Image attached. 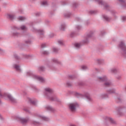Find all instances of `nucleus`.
<instances>
[{"label": "nucleus", "instance_id": "obj_16", "mask_svg": "<svg viewBox=\"0 0 126 126\" xmlns=\"http://www.w3.org/2000/svg\"><path fill=\"white\" fill-rule=\"evenodd\" d=\"M14 29L15 30H27V27L25 25H22L20 27H14Z\"/></svg>", "mask_w": 126, "mask_h": 126}, {"label": "nucleus", "instance_id": "obj_9", "mask_svg": "<svg viewBox=\"0 0 126 126\" xmlns=\"http://www.w3.org/2000/svg\"><path fill=\"white\" fill-rule=\"evenodd\" d=\"M17 120L22 124V125H26L30 121L29 117H18Z\"/></svg>", "mask_w": 126, "mask_h": 126}, {"label": "nucleus", "instance_id": "obj_17", "mask_svg": "<svg viewBox=\"0 0 126 126\" xmlns=\"http://www.w3.org/2000/svg\"><path fill=\"white\" fill-rule=\"evenodd\" d=\"M45 109L46 110H47V111H49V112H51L52 113H53V112H55V111H56V110L54 109V108H53L52 106L49 105L46 106L45 107Z\"/></svg>", "mask_w": 126, "mask_h": 126}, {"label": "nucleus", "instance_id": "obj_15", "mask_svg": "<svg viewBox=\"0 0 126 126\" xmlns=\"http://www.w3.org/2000/svg\"><path fill=\"white\" fill-rule=\"evenodd\" d=\"M7 18L12 21L14 20L15 18H16V16H15V15L14 14H7Z\"/></svg>", "mask_w": 126, "mask_h": 126}, {"label": "nucleus", "instance_id": "obj_7", "mask_svg": "<svg viewBox=\"0 0 126 126\" xmlns=\"http://www.w3.org/2000/svg\"><path fill=\"white\" fill-rule=\"evenodd\" d=\"M68 107L71 112L74 113L76 112V110L79 107V105L77 102H71L68 104Z\"/></svg>", "mask_w": 126, "mask_h": 126}, {"label": "nucleus", "instance_id": "obj_58", "mask_svg": "<svg viewBox=\"0 0 126 126\" xmlns=\"http://www.w3.org/2000/svg\"><path fill=\"white\" fill-rule=\"evenodd\" d=\"M35 23H36V21H34V22H32L31 23V25L32 26H33V25H34V24H35Z\"/></svg>", "mask_w": 126, "mask_h": 126}, {"label": "nucleus", "instance_id": "obj_45", "mask_svg": "<svg viewBox=\"0 0 126 126\" xmlns=\"http://www.w3.org/2000/svg\"><path fill=\"white\" fill-rule=\"evenodd\" d=\"M75 35H76V32H72L70 34V37H74V36H75Z\"/></svg>", "mask_w": 126, "mask_h": 126}, {"label": "nucleus", "instance_id": "obj_1", "mask_svg": "<svg viewBox=\"0 0 126 126\" xmlns=\"http://www.w3.org/2000/svg\"><path fill=\"white\" fill-rule=\"evenodd\" d=\"M54 91L53 89L50 88H46L45 89L44 95L46 96V98L50 100V101H54L55 102H58V103H61L62 100L59 99L57 95H53Z\"/></svg>", "mask_w": 126, "mask_h": 126}, {"label": "nucleus", "instance_id": "obj_19", "mask_svg": "<svg viewBox=\"0 0 126 126\" xmlns=\"http://www.w3.org/2000/svg\"><path fill=\"white\" fill-rule=\"evenodd\" d=\"M13 29L14 30V32H12V35L14 36V37H18V36H21V34L20 33L17 32H15V31H16V30L14 29V27H13Z\"/></svg>", "mask_w": 126, "mask_h": 126}, {"label": "nucleus", "instance_id": "obj_5", "mask_svg": "<svg viewBox=\"0 0 126 126\" xmlns=\"http://www.w3.org/2000/svg\"><path fill=\"white\" fill-rule=\"evenodd\" d=\"M0 98H3L4 97H7L8 99L11 101L12 103H17V100L14 98L13 96H11L10 94H3L1 93V90H0Z\"/></svg>", "mask_w": 126, "mask_h": 126}, {"label": "nucleus", "instance_id": "obj_3", "mask_svg": "<svg viewBox=\"0 0 126 126\" xmlns=\"http://www.w3.org/2000/svg\"><path fill=\"white\" fill-rule=\"evenodd\" d=\"M98 79L100 82H104L103 85L105 86V87H110V86L112 85V82L110 81H108V79L106 76L99 77Z\"/></svg>", "mask_w": 126, "mask_h": 126}, {"label": "nucleus", "instance_id": "obj_14", "mask_svg": "<svg viewBox=\"0 0 126 126\" xmlns=\"http://www.w3.org/2000/svg\"><path fill=\"white\" fill-rule=\"evenodd\" d=\"M35 117H38V118H40V119H42L43 121H46V122H48V121H50V119L48 118H47L45 116H42L38 114H35L34 115Z\"/></svg>", "mask_w": 126, "mask_h": 126}, {"label": "nucleus", "instance_id": "obj_44", "mask_svg": "<svg viewBox=\"0 0 126 126\" xmlns=\"http://www.w3.org/2000/svg\"><path fill=\"white\" fill-rule=\"evenodd\" d=\"M3 122H4V119L0 114V123H3Z\"/></svg>", "mask_w": 126, "mask_h": 126}, {"label": "nucleus", "instance_id": "obj_39", "mask_svg": "<svg viewBox=\"0 0 126 126\" xmlns=\"http://www.w3.org/2000/svg\"><path fill=\"white\" fill-rule=\"evenodd\" d=\"M69 79H74V78H76V76L73 75H69L68 76Z\"/></svg>", "mask_w": 126, "mask_h": 126}, {"label": "nucleus", "instance_id": "obj_26", "mask_svg": "<svg viewBox=\"0 0 126 126\" xmlns=\"http://www.w3.org/2000/svg\"><path fill=\"white\" fill-rule=\"evenodd\" d=\"M85 97L89 100V101H92V98L91 96H90V94H86L85 95Z\"/></svg>", "mask_w": 126, "mask_h": 126}, {"label": "nucleus", "instance_id": "obj_6", "mask_svg": "<svg viewBox=\"0 0 126 126\" xmlns=\"http://www.w3.org/2000/svg\"><path fill=\"white\" fill-rule=\"evenodd\" d=\"M116 93V89L112 88L106 90V94H103L100 95V98H109V94H115Z\"/></svg>", "mask_w": 126, "mask_h": 126}, {"label": "nucleus", "instance_id": "obj_10", "mask_svg": "<svg viewBox=\"0 0 126 126\" xmlns=\"http://www.w3.org/2000/svg\"><path fill=\"white\" fill-rule=\"evenodd\" d=\"M32 31L33 32H35V33H39V38H40V39H42V38H44V37H45V35H44L45 32L43 30H41V29L37 30L33 28Z\"/></svg>", "mask_w": 126, "mask_h": 126}, {"label": "nucleus", "instance_id": "obj_33", "mask_svg": "<svg viewBox=\"0 0 126 126\" xmlns=\"http://www.w3.org/2000/svg\"><path fill=\"white\" fill-rule=\"evenodd\" d=\"M96 63H98V64H101L104 63V60L103 59H98L96 60Z\"/></svg>", "mask_w": 126, "mask_h": 126}, {"label": "nucleus", "instance_id": "obj_18", "mask_svg": "<svg viewBox=\"0 0 126 126\" xmlns=\"http://www.w3.org/2000/svg\"><path fill=\"white\" fill-rule=\"evenodd\" d=\"M13 67L15 68L17 71H21V69L20 68V66L17 64H14L13 65Z\"/></svg>", "mask_w": 126, "mask_h": 126}, {"label": "nucleus", "instance_id": "obj_35", "mask_svg": "<svg viewBox=\"0 0 126 126\" xmlns=\"http://www.w3.org/2000/svg\"><path fill=\"white\" fill-rule=\"evenodd\" d=\"M32 125H34V126H40V125H41V123H40V122L36 121H32Z\"/></svg>", "mask_w": 126, "mask_h": 126}, {"label": "nucleus", "instance_id": "obj_56", "mask_svg": "<svg viewBox=\"0 0 126 126\" xmlns=\"http://www.w3.org/2000/svg\"><path fill=\"white\" fill-rule=\"evenodd\" d=\"M122 19L123 21H126V16L122 17Z\"/></svg>", "mask_w": 126, "mask_h": 126}, {"label": "nucleus", "instance_id": "obj_25", "mask_svg": "<svg viewBox=\"0 0 126 126\" xmlns=\"http://www.w3.org/2000/svg\"><path fill=\"white\" fill-rule=\"evenodd\" d=\"M52 62L55 63H59V64H62V63L60 62L58 59L53 58L52 59Z\"/></svg>", "mask_w": 126, "mask_h": 126}, {"label": "nucleus", "instance_id": "obj_42", "mask_svg": "<svg viewBox=\"0 0 126 126\" xmlns=\"http://www.w3.org/2000/svg\"><path fill=\"white\" fill-rule=\"evenodd\" d=\"M58 43L59 45H61V46H63V41L62 40H59L58 41Z\"/></svg>", "mask_w": 126, "mask_h": 126}, {"label": "nucleus", "instance_id": "obj_21", "mask_svg": "<svg viewBox=\"0 0 126 126\" xmlns=\"http://www.w3.org/2000/svg\"><path fill=\"white\" fill-rule=\"evenodd\" d=\"M27 38H29V39L25 40V44H27L28 45H29L32 43V41H31V37H30V35H27Z\"/></svg>", "mask_w": 126, "mask_h": 126}, {"label": "nucleus", "instance_id": "obj_48", "mask_svg": "<svg viewBox=\"0 0 126 126\" xmlns=\"http://www.w3.org/2000/svg\"><path fill=\"white\" fill-rule=\"evenodd\" d=\"M24 111H25V112H26L27 113H31L30 110L27 108H24Z\"/></svg>", "mask_w": 126, "mask_h": 126}, {"label": "nucleus", "instance_id": "obj_60", "mask_svg": "<svg viewBox=\"0 0 126 126\" xmlns=\"http://www.w3.org/2000/svg\"><path fill=\"white\" fill-rule=\"evenodd\" d=\"M89 23H90V22H89V21H87L86 22V24L87 25H88V24H89Z\"/></svg>", "mask_w": 126, "mask_h": 126}, {"label": "nucleus", "instance_id": "obj_12", "mask_svg": "<svg viewBox=\"0 0 126 126\" xmlns=\"http://www.w3.org/2000/svg\"><path fill=\"white\" fill-rule=\"evenodd\" d=\"M92 37H93V32H91L87 35L85 39L82 41L83 44H88L89 43V39Z\"/></svg>", "mask_w": 126, "mask_h": 126}, {"label": "nucleus", "instance_id": "obj_54", "mask_svg": "<svg viewBox=\"0 0 126 126\" xmlns=\"http://www.w3.org/2000/svg\"><path fill=\"white\" fill-rule=\"evenodd\" d=\"M41 47L42 49H44V48H46V44L45 43L42 44Z\"/></svg>", "mask_w": 126, "mask_h": 126}, {"label": "nucleus", "instance_id": "obj_34", "mask_svg": "<svg viewBox=\"0 0 126 126\" xmlns=\"http://www.w3.org/2000/svg\"><path fill=\"white\" fill-rule=\"evenodd\" d=\"M74 47L76 49H79L81 47V43H75L74 44Z\"/></svg>", "mask_w": 126, "mask_h": 126}, {"label": "nucleus", "instance_id": "obj_24", "mask_svg": "<svg viewBox=\"0 0 126 126\" xmlns=\"http://www.w3.org/2000/svg\"><path fill=\"white\" fill-rule=\"evenodd\" d=\"M29 102L31 105H32L33 106H37V102L35 100H33L32 99H29Z\"/></svg>", "mask_w": 126, "mask_h": 126}, {"label": "nucleus", "instance_id": "obj_51", "mask_svg": "<svg viewBox=\"0 0 126 126\" xmlns=\"http://www.w3.org/2000/svg\"><path fill=\"white\" fill-rule=\"evenodd\" d=\"M42 54L43 55H49L50 53H49L48 51H43L42 52Z\"/></svg>", "mask_w": 126, "mask_h": 126}, {"label": "nucleus", "instance_id": "obj_22", "mask_svg": "<svg viewBox=\"0 0 126 126\" xmlns=\"http://www.w3.org/2000/svg\"><path fill=\"white\" fill-rule=\"evenodd\" d=\"M66 27V25L64 23H62L61 24L60 27V30H62V31H64Z\"/></svg>", "mask_w": 126, "mask_h": 126}, {"label": "nucleus", "instance_id": "obj_40", "mask_svg": "<svg viewBox=\"0 0 126 126\" xmlns=\"http://www.w3.org/2000/svg\"><path fill=\"white\" fill-rule=\"evenodd\" d=\"M72 7H74V8H76V7H77V6H78V4H77L76 2H74L72 3Z\"/></svg>", "mask_w": 126, "mask_h": 126}, {"label": "nucleus", "instance_id": "obj_49", "mask_svg": "<svg viewBox=\"0 0 126 126\" xmlns=\"http://www.w3.org/2000/svg\"><path fill=\"white\" fill-rule=\"evenodd\" d=\"M23 57H24V58H29L30 57V55H27V54H22Z\"/></svg>", "mask_w": 126, "mask_h": 126}, {"label": "nucleus", "instance_id": "obj_43", "mask_svg": "<svg viewBox=\"0 0 126 126\" xmlns=\"http://www.w3.org/2000/svg\"><path fill=\"white\" fill-rule=\"evenodd\" d=\"M82 69H83V70H86V69H88V67H87V66L86 65H83L81 67Z\"/></svg>", "mask_w": 126, "mask_h": 126}, {"label": "nucleus", "instance_id": "obj_46", "mask_svg": "<svg viewBox=\"0 0 126 126\" xmlns=\"http://www.w3.org/2000/svg\"><path fill=\"white\" fill-rule=\"evenodd\" d=\"M66 85L68 87H71L72 86V84L70 82H67Z\"/></svg>", "mask_w": 126, "mask_h": 126}, {"label": "nucleus", "instance_id": "obj_59", "mask_svg": "<svg viewBox=\"0 0 126 126\" xmlns=\"http://www.w3.org/2000/svg\"><path fill=\"white\" fill-rule=\"evenodd\" d=\"M105 34V32H101L100 33V36H103Z\"/></svg>", "mask_w": 126, "mask_h": 126}, {"label": "nucleus", "instance_id": "obj_28", "mask_svg": "<svg viewBox=\"0 0 126 126\" xmlns=\"http://www.w3.org/2000/svg\"><path fill=\"white\" fill-rule=\"evenodd\" d=\"M13 58L15 59V60H20V57H19V56H18L17 53H14Z\"/></svg>", "mask_w": 126, "mask_h": 126}, {"label": "nucleus", "instance_id": "obj_62", "mask_svg": "<svg viewBox=\"0 0 126 126\" xmlns=\"http://www.w3.org/2000/svg\"><path fill=\"white\" fill-rule=\"evenodd\" d=\"M53 14H54V12H52H52H50V16H52V15H53Z\"/></svg>", "mask_w": 126, "mask_h": 126}, {"label": "nucleus", "instance_id": "obj_47", "mask_svg": "<svg viewBox=\"0 0 126 126\" xmlns=\"http://www.w3.org/2000/svg\"><path fill=\"white\" fill-rule=\"evenodd\" d=\"M0 55H4V51L0 48Z\"/></svg>", "mask_w": 126, "mask_h": 126}, {"label": "nucleus", "instance_id": "obj_2", "mask_svg": "<svg viewBox=\"0 0 126 126\" xmlns=\"http://www.w3.org/2000/svg\"><path fill=\"white\" fill-rule=\"evenodd\" d=\"M26 74L27 76L32 77L34 79H36V80H38V81L41 82V83H45V82H46V79H45V78L33 74V73L31 72V71H29L27 72Z\"/></svg>", "mask_w": 126, "mask_h": 126}, {"label": "nucleus", "instance_id": "obj_23", "mask_svg": "<svg viewBox=\"0 0 126 126\" xmlns=\"http://www.w3.org/2000/svg\"><path fill=\"white\" fill-rule=\"evenodd\" d=\"M123 7H126V0H118Z\"/></svg>", "mask_w": 126, "mask_h": 126}, {"label": "nucleus", "instance_id": "obj_32", "mask_svg": "<svg viewBox=\"0 0 126 126\" xmlns=\"http://www.w3.org/2000/svg\"><path fill=\"white\" fill-rule=\"evenodd\" d=\"M75 96H76V97H77V98H79V97H84V95L78 93H75Z\"/></svg>", "mask_w": 126, "mask_h": 126}, {"label": "nucleus", "instance_id": "obj_36", "mask_svg": "<svg viewBox=\"0 0 126 126\" xmlns=\"http://www.w3.org/2000/svg\"><path fill=\"white\" fill-rule=\"evenodd\" d=\"M70 15H71V13H66L64 14V17L67 18L70 17Z\"/></svg>", "mask_w": 126, "mask_h": 126}, {"label": "nucleus", "instance_id": "obj_63", "mask_svg": "<svg viewBox=\"0 0 126 126\" xmlns=\"http://www.w3.org/2000/svg\"><path fill=\"white\" fill-rule=\"evenodd\" d=\"M20 11H21V12H21V13H23V10H20Z\"/></svg>", "mask_w": 126, "mask_h": 126}, {"label": "nucleus", "instance_id": "obj_27", "mask_svg": "<svg viewBox=\"0 0 126 126\" xmlns=\"http://www.w3.org/2000/svg\"><path fill=\"white\" fill-rule=\"evenodd\" d=\"M46 69V68L43 66H40L38 67V71H45V70Z\"/></svg>", "mask_w": 126, "mask_h": 126}, {"label": "nucleus", "instance_id": "obj_61", "mask_svg": "<svg viewBox=\"0 0 126 126\" xmlns=\"http://www.w3.org/2000/svg\"><path fill=\"white\" fill-rule=\"evenodd\" d=\"M53 36H54V34H50V35H49V37H50V38H52V37H53Z\"/></svg>", "mask_w": 126, "mask_h": 126}, {"label": "nucleus", "instance_id": "obj_20", "mask_svg": "<svg viewBox=\"0 0 126 126\" xmlns=\"http://www.w3.org/2000/svg\"><path fill=\"white\" fill-rule=\"evenodd\" d=\"M102 17L107 22H110L112 20V18L108 17V16L106 15H102Z\"/></svg>", "mask_w": 126, "mask_h": 126}, {"label": "nucleus", "instance_id": "obj_38", "mask_svg": "<svg viewBox=\"0 0 126 126\" xmlns=\"http://www.w3.org/2000/svg\"><path fill=\"white\" fill-rule=\"evenodd\" d=\"M60 51V49L59 48H56V47H53V51L54 53H58Z\"/></svg>", "mask_w": 126, "mask_h": 126}, {"label": "nucleus", "instance_id": "obj_11", "mask_svg": "<svg viewBox=\"0 0 126 126\" xmlns=\"http://www.w3.org/2000/svg\"><path fill=\"white\" fill-rule=\"evenodd\" d=\"M105 121H108L110 122H104V125H105V126H109L110 124L111 125H117V122L112 118L106 117H105Z\"/></svg>", "mask_w": 126, "mask_h": 126}, {"label": "nucleus", "instance_id": "obj_53", "mask_svg": "<svg viewBox=\"0 0 126 126\" xmlns=\"http://www.w3.org/2000/svg\"><path fill=\"white\" fill-rule=\"evenodd\" d=\"M35 16L39 17L40 15H41V13L40 12H37L35 13Z\"/></svg>", "mask_w": 126, "mask_h": 126}, {"label": "nucleus", "instance_id": "obj_8", "mask_svg": "<svg viewBox=\"0 0 126 126\" xmlns=\"http://www.w3.org/2000/svg\"><path fill=\"white\" fill-rule=\"evenodd\" d=\"M96 2H97L98 4H99V5H103L104 9H106V10H109L110 9V5L107 3L106 2H104L102 0H94Z\"/></svg>", "mask_w": 126, "mask_h": 126}, {"label": "nucleus", "instance_id": "obj_57", "mask_svg": "<svg viewBox=\"0 0 126 126\" xmlns=\"http://www.w3.org/2000/svg\"><path fill=\"white\" fill-rule=\"evenodd\" d=\"M117 100L118 101H119V102H122V97H117Z\"/></svg>", "mask_w": 126, "mask_h": 126}, {"label": "nucleus", "instance_id": "obj_55", "mask_svg": "<svg viewBox=\"0 0 126 126\" xmlns=\"http://www.w3.org/2000/svg\"><path fill=\"white\" fill-rule=\"evenodd\" d=\"M76 29H77V30H80V29H81V27H80V26H76Z\"/></svg>", "mask_w": 126, "mask_h": 126}, {"label": "nucleus", "instance_id": "obj_50", "mask_svg": "<svg viewBox=\"0 0 126 126\" xmlns=\"http://www.w3.org/2000/svg\"><path fill=\"white\" fill-rule=\"evenodd\" d=\"M66 3H67V1H63L62 2V5H65V4H66Z\"/></svg>", "mask_w": 126, "mask_h": 126}, {"label": "nucleus", "instance_id": "obj_31", "mask_svg": "<svg viewBox=\"0 0 126 126\" xmlns=\"http://www.w3.org/2000/svg\"><path fill=\"white\" fill-rule=\"evenodd\" d=\"M115 77L117 79L120 80V79L122 78V75L120 74V73L118 74H116L115 75Z\"/></svg>", "mask_w": 126, "mask_h": 126}, {"label": "nucleus", "instance_id": "obj_13", "mask_svg": "<svg viewBox=\"0 0 126 126\" xmlns=\"http://www.w3.org/2000/svg\"><path fill=\"white\" fill-rule=\"evenodd\" d=\"M110 73H113L114 74H118L120 73V70L116 68H112L109 70Z\"/></svg>", "mask_w": 126, "mask_h": 126}, {"label": "nucleus", "instance_id": "obj_64", "mask_svg": "<svg viewBox=\"0 0 126 126\" xmlns=\"http://www.w3.org/2000/svg\"><path fill=\"white\" fill-rule=\"evenodd\" d=\"M70 126H76L75 125H71Z\"/></svg>", "mask_w": 126, "mask_h": 126}, {"label": "nucleus", "instance_id": "obj_30", "mask_svg": "<svg viewBox=\"0 0 126 126\" xmlns=\"http://www.w3.org/2000/svg\"><path fill=\"white\" fill-rule=\"evenodd\" d=\"M17 19L19 21H24V20H26V18L23 16H19L17 18Z\"/></svg>", "mask_w": 126, "mask_h": 126}, {"label": "nucleus", "instance_id": "obj_52", "mask_svg": "<svg viewBox=\"0 0 126 126\" xmlns=\"http://www.w3.org/2000/svg\"><path fill=\"white\" fill-rule=\"evenodd\" d=\"M32 87L33 90H36V91H38V89H37V87H36V86H32Z\"/></svg>", "mask_w": 126, "mask_h": 126}, {"label": "nucleus", "instance_id": "obj_29", "mask_svg": "<svg viewBox=\"0 0 126 126\" xmlns=\"http://www.w3.org/2000/svg\"><path fill=\"white\" fill-rule=\"evenodd\" d=\"M41 5L42 6H47L48 5V2L46 0H43L41 2Z\"/></svg>", "mask_w": 126, "mask_h": 126}, {"label": "nucleus", "instance_id": "obj_4", "mask_svg": "<svg viewBox=\"0 0 126 126\" xmlns=\"http://www.w3.org/2000/svg\"><path fill=\"white\" fill-rule=\"evenodd\" d=\"M118 49L121 50L120 53L121 55L126 58V46L124 41H121L119 43Z\"/></svg>", "mask_w": 126, "mask_h": 126}, {"label": "nucleus", "instance_id": "obj_41", "mask_svg": "<svg viewBox=\"0 0 126 126\" xmlns=\"http://www.w3.org/2000/svg\"><path fill=\"white\" fill-rule=\"evenodd\" d=\"M90 14H96L97 13V11L95 10H91L89 11Z\"/></svg>", "mask_w": 126, "mask_h": 126}, {"label": "nucleus", "instance_id": "obj_37", "mask_svg": "<svg viewBox=\"0 0 126 126\" xmlns=\"http://www.w3.org/2000/svg\"><path fill=\"white\" fill-rule=\"evenodd\" d=\"M48 67H49V68H50L51 69H52V70H56V67H55V66L50 65H47Z\"/></svg>", "mask_w": 126, "mask_h": 126}]
</instances>
